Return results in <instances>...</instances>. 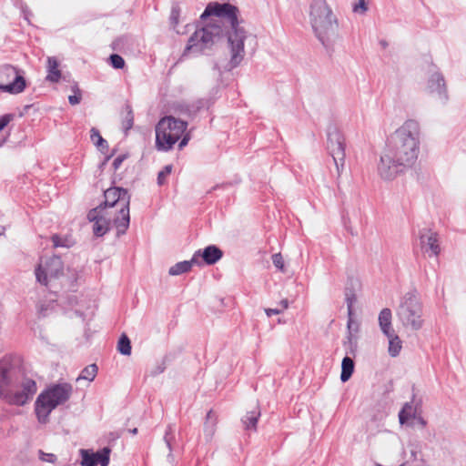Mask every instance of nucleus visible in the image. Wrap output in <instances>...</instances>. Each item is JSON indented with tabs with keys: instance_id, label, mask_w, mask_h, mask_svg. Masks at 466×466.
<instances>
[{
	"instance_id": "nucleus-1",
	"label": "nucleus",
	"mask_w": 466,
	"mask_h": 466,
	"mask_svg": "<svg viewBox=\"0 0 466 466\" xmlns=\"http://www.w3.org/2000/svg\"><path fill=\"white\" fill-rule=\"evenodd\" d=\"M238 6L229 3L211 2L208 4L200 19L205 20L211 15L226 18L229 26L223 28L218 24H208L197 29L190 35L183 56L205 54L207 50H210L217 42L226 36L230 50V59L224 66V70L229 72L238 67L245 56L244 43L248 36V32L240 25L243 20L238 18Z\"/></svg>"
},
{
	"instance_id": "nucleus-2",
	"label": "nucleus",
	"mask_w": 466,
	"mask_h": 466,
	"mask_svg": "<svg viewBox=\"0 0 466 466\" xmlns=\"http://www.w3.org/2000/svg\"><path fill=\"white\" fill-rule=\"evenodd\" d=\"M420 124L414 119L406 120L390 136L378 165L382 179L392 180L412 167L420 152Z\"/></svg>"
},
{
	"instance_id": "nucleus-3",
	"label": "nucleus",
	"mask_w": 466,
	"mask_h": 466,
	"mask_svg": "<svg viewBox=\"0 0 466 466\" xmlns=\"http://www.w3.org/2000/svg\"><path fill=\"white\" fill-rule=\"evenodd\" d=\"M37 390L36 382L25 377L11 359L0 360V400L12 406H24Z\"/></svg>"
},
{
	"instance_id": "nucleus-4",
	"label": "nucleus",
	"mask_w": 466,
	"mask_h": 466,
	"mask_svg": "<svg viewBox=\"0 0 466 466\" xmlns=\"http://www.w3.org/2000/svg\"><path fill=\"white\" fill-rule=\"evenodd\" d=\"M309 22L315 36L329 56L339 37V22L326 0H313L309 6Z\"/></svg>"
},
{
	"instance_id": "nucleus-5",
	"label": "nucleus",
	"mask_w": 466,
	"mask_h": 466,
	"mask_svg": "<svg viewBox=\"0 0 466 466\" xmlns=\"http://www.w3.org/2000/svg\"><path fill=\"white\" fill-rule=\"evenodd\" d=\"M72 391V385L66 382L53 384L43 390L35 402V412L38 422L46 424L52 410L66 402Z\"/></svg>"
},
{
	"instance_id": "nucleus-6",
	"label": "nucleus",
	"mask_w": 466,
	"mask_h": 466,
	"mask_svg": "<svg viewBox=\"0 0 466 466\" xmlns=\"http://www.w3.org/2000/svg\"><path fill=\"white\" fill-rule=\"evenodd\" d=\"M105 200L102 203L105 210L107 208H117L116 214L113 218V224L116 228V236L126 234L130 224L129 206L131 196L128 190L121 187H111L104 191Z\"/></svg>"
},
{
	"instance_id": "nucleus-7",
	"label": "nucleus",
	"mask_w": 466,
	"mask_h": 466,
	"mask_svg": "<svg viewBox=\"0 0 466 466\" xmlns=\"http://www.w3.org/2000/svg\"><path fill=\"white\" fill-rule=\"evenodd\" d=\"M396 315L405 328H410L412 330H419L422 328L423 306L416 289L409 290L400 298Z\"/></svg>"
},
{
	"instance_id": "nucleus-8",
	"label": "nucleus",
	"mask_w": 466,
	"mask_h": 466,
	"mask_svg": "<svg viewBox=\"0 0 466 466\" xmlns=\"http://www.w3.org/2000/svg\"><path fill=\"white\" fill-rule=\"evenodd\" d=\"M187 127V122L172 116L162 117L156 126V147L168 151L180 139Z\"/></svg>"
},
{
	"instance_id": "nucleus-9",
	"label": "nucleus",
	"mask_w": 466,
	"mask_h": 466,
	"mask_svg": "<svg viewBox=\"0 0 466 466\" xmlns=\"http://www.w3.org/2000/svg\"><path fill=\"white\" fill-rule=\"evenodd\" d=\"M345 137L336 124L330 123L327 128V149L336 166L338 176H340L345 165Z\"/></svg>"
},
{
	"instance_id": "nucleus-10",
	"label": "nucleus",
	"mask_w": 466,
	"mask_h": 466,
	"mask_svg": "<svg viewBox=\"0 0 466 466\" xmlns=\"http://www.w3.org/2000/svg\"><path fill=\"white\" fill-rule=\"evenodd\" d=\"M26 87V81L19 69L11 65L0 66V91L16 95Z\"/></svg>"
},
{
	"instance_id": "nucleus-11",
	"label": "nucleus",
	"mask_w": 466,
	"mask_h": 466,
	"mask_svg": "<svg viewBox=\"0 0 466 466\" xmlns=\"http://www.w3.org/2000/svg\"><path fill=\"white\" fill-rule=\"evenodd\" d=\"M90 222H93V233L96 238L105 236L110 229L113 223L108 210H105L103 204L90 209L86 216Z\"/></svg>"
},
{
	"instance_id": "nucleus-12",
	"label": "nucleus",
	"mask_w": 466,
	"mask_h": 466,
	"mask_svg": "<svg viewBox=\"0 0 466 466\" xmlns=\"http://www.w3.org/2000/svg\"><path fill=\"white\" fill-rule=\"evenodd\" d=\"M64 269V263L60 257L53 256L47 258L44 265L35 268L36 280L42 285H48V279H57Z\"/></svg>"
},
{
	"instance_id": "nucleus-13",
	"label": "nucleus",
	"mask_w": 466,
	"mask_h": 466,
	"mask_svg": "<svg viewBox=\"0 0 466 466\" xmlns=\"http://www.w3.org/2000/svg\"><path fill=\"white\" fill-rule=\"evenodd\" d=\"M223 257V251L216 245H208L204 248L198 249L192 256V262L196 266L215 265Z\"/></svg>"
},
{
	"instance_id": "nucleus-14",
	"label": "nucleus",
	"mask_w": 466,
	"mask_h": 466,
	"mask_svg": "<svg viewBox=\"0 0 466 466\" xmlns=\"http://www.w3.org/2000/svg\"><path fill=\"white\" fill-rule=\"evenodd\" d=\"M420 243L421 250L429 254L430 257L439 256L441 247L439 245L438 234L436 232L423 228L420 231Z\"/></svg>"
},
{
	"instance_id": "nucleus-15",
	"label": "nucleus",
	"mask_w": 466,
	"mask_h": 466,
	"mask_svg": "<svg viewBox=\"0 0 466 466\" xmlns=\"http://www.w3.org/2000/svg\"><path fill=\"white\" fill-rule=\"evenodd\" d=\"M427 89L431 94H437L438 97L443 102H446L449 98L445 78L439 71H436L430 76L427 83Z\"/></svg>"
},
{
	"instance_id": "nucleus-16",
	"label": "nucleus",
	"mask_w": 466,
	"mask_h": 466,
	"mask_svg": "<svg viewBox=\"0 0 466 466\" xmlns=\"http://www.w3.org/2000/svg\"><path fill=\"white\" fill-rule=\"evenodd\" d=\"M391 310L388 308L383 309L379 314V325L385 336H389V332L393 331L391 329Z\"/></svg>"
},
{
	"instance_id": "nucleus-17",
	"label": "nucleus",
	"mask_w": 466,
	"mask_h": 466,
	"mask_svg": "<svg viewBox=\"0 0 466 466\" xmlns=\"http://www.w3.org/2000/svg\"><path fill=\"white\" fill-rule=\"evenodd\" d=\"M260 417V410L258 407H256L254 410L248 411L241 419V421L244 425L245 430H257V424L258 418Z\"/></svg>"
},
{
	"instance_id": "nucleus-18",
	"label": "nucleus",
	"mask_w": 466,
	"mask_h": 466,
	"mask_svg": "<svg viewBox=\"0 0 466 466\" xmlns=\"http://www.w3.org/2000/svg\"><path fill=\"white\" fill-rule=\"evenodd\" d=\"M46 80L52 83L59 82L61 78V71L59 70V63L56 57H48L47 59Z\"/></svg>"
},
{
	"instance_id": "nucleus-19",
	"label": "nucleus",
	"mask_w": 466,
	"mask_h": 466,
	"mask_svg": "<svg viewBox=\"0 0 466 466\" xmlns=\"http://www.w3.org/2000/svg\"><path fill=\"white\" fill-rule=\"evenodd\" d=\"M122 116V128L127 135V132L133 127L134 125V113L132 106L129 104H126L121 112Z\"/></svg>"
},
{
	"instance_id": "nucleus-20",
	"label": "nucleus",
	"mask_w": 466,
	"mask_h": 466,
	"mask_svg": "<svg viewBox=\"0 0 466 466\" xmlns=\"http://www.w3.org/2000/svg\"><path fill=\"white\" fill-rule=\"evenodd\" d=\"M355 369V363L352 358L350 356H345L341 361V373H340V380L342 382L348 381L352 376Z\"/></svg>"
},
{
	"instance_id": "nucleus-21",
	"label": "nucleus",
	"mask_w": 466,
	"mask_h": 466,
	"mask_svg": "<svg viewBox=\"0 0 466 466\" xmlns=\"http://www.w3.org/2000/svg\"><path fill=\"white\" fill-rule=\"evenodd\" d=\"M216 421L217 418L212 410H208L206 416V421L204 422V434L207 441H210L216 431Z\"/></svg>"
},
{
	"instance_id": "nucleus-22",
	"label": "nucleus",
	"mask_w": 466,
	"mask_h": 466,
	"mask_svg": "<svg viewBox=\"0 0 466 466\" xmlns=\"http://www.w3.org/2000/svg\"><path fill=\"white\" fill-rule=\"evenodd\" d=\"M90 139L102 154H106V152L108 151V143L106 139L102 137L97 128H91Z\"/></svg>"
},
{
	"instance_id": "nucleus-23",
	"label": "nucleus",
	"mask_w": 466,
	"mask_h": 466,
	"mask_svg": "<svg viewBox=\"0 0 466 466\" xmlns=\"http://www.w3.org/2000/svg\"><path fill=\"white\" fill-rule=\"evenodd\" d=\"M389 339V354L391 357H397L402 348V342L400 337L395 333V331L389 332V336H386Z\"/></svg>"
},
{
	"instance_id": "nucleus-24",
	"label": "nucleus",
	"mask_w": 466,
	"mask_h": 466,
	"mask_svg": "<svg viewBox=\"0 0 466 466\" xmlns=\"http://www.w3.org/2000/svg\"><path fill=\"white\" fill-rule=\"evenodd\" d=\"M352 323L353 319H348L347 329H348V336L347 341H344V346L347 347V354H350L355 356L357 351L358 343L356 338L352 334Z\"/></svg>"
},
{
	"instance_id": "nucleus-25",
	"label": "nucleus",
	"mask_w": 466,
	"mask_h": 466,
	"mask_svg": "<svg viewBox=\"0 0 466 466\" xmlns=\"http://www.w3.org/2000/svg\"><path fill=\"white\" fill-rule=\"evenodd\" d=\"M193 266H196V262H192V258L189 260L180 261L169 268L168 274L170 276H178L190 271Z\"/></svg>"
},
{
	"instance_id": "nucleus-26",
	"label": "nucleus",
	"mask_w": 466,
	"mask_h": 466,
	"mask_svg": "<svg viewBox=\"0 0 466 466\" xmlns=\"http://www.w3.org/2000/svg\"><path fill=\"white\" fill-rule=\"evenodd\" d=\"M345 300L347 303L349 319H353V306L357 301V296L353 288H345Z\"/></svg>"
},
{
	"instance_id": "nucleus-27",
	"label": "nucleus",
	"mask_w": 466,
	"mask_h": 466,
	"mask_svg": "<svg viewBox=\"0 0 466 466\" xmlns=\"http://www.w3.org/2000/svg\"><path fill=\"white\" fill-rule=\"evenodd\" d=\"M417 408L412 407L410 402H406L399 412V420L400 424L406 423L410 419L416 418Z\"/></svg>"
},
{
	"instance_id": "nucleus-28",
	"label": "nucleus",
	"mask_w": 466,
	"mask_h": 466,
	"mask_svg": "<svg viewBox=\"0 0 466 466\" xmlns=\"http://www.w3.org/2000/svg\"><path fill=\"white\" fill-rule=\"evenodd\" d=\"M164 441L169 451L167 457H171L172 451L174 450V446L176 444L175 430H174V426L172 424H168L166 429L165 435H164Z\"/></svg>"
},
{
	"instance_id": "nucleus-29",
	"label": "nucleus",
	"mask_w": 466,
	"mask_h": 466,
	"mask_svg": "<svg viewBox=\"0 0 466 466\" xmlns=\"http://www.w3.org/2000/svg\"><path fill=\"white\" fill-rule=\"evenodd\" d=\"M116 349L122 355L129 356L131 354V341L127 334H121L117 341Z\"/></svg>"
},
{
	"instance_id": "nucleus-30",
	"label": "nucleus",
	"mask_w": 466,
	"mask_h": 466,
	"mask_svg": "<svg viewBox=\"0 0 466 466\" xmlns=\"http://www.w3.org/2000/svg\"><path fill=\"white\" fill-rule=\"evenodd\" d=\"M81 455V462L82 466H97V461L96 459V452L91 450L81 449L79 451Z\"/></svg>"
},
{
	"instance_id": "nucleus-31",
	"label": "nucleus",
	"mask_w": 466,
	"mask_h": 466,
	"mask_svg": "<svg viewBox=\"0 0 466 466\" xmlns=\"http://www.w3.org/2000/svg\"><path fill=\"white\" fill-rule=\"evenodd\" d=\"M181 14V8L179 3L174 2L171 6L169 23L171 27L175 30L179 23V17Z\"/></svg>"
},
{
	"instance_id": "nucleus-32",
	"label": "nucleus",
	"mask_w": 466,
	"mask_h": 466,
	"mask_svg": "<svg viewBox=\"0 0 466 466\" xmlns=\"http://www.w3.org/2000/svg\"><path fill=\"white\" fill-rule=\"evenodd\" d=\"M97 366L96 364H90L86 366L80 373V375L77 378V380H86L89 381L94 380L97 374Z\"/></svg>"
},
{
	"instance_id": "nucleus-33",
	"label": "nucleus",
	"mask_w": 466,
	"mask_h": 466,
	"mask_svg": "<svg viewBox=\"0 0 466 466\" xmlns=\"http://www.w3.org/2000/svg\"><path fill=\"white\" fill-rule=\"evenodd\" d=\"M110 452L111 450L108 447H105L102 450L96 452V459L97 464H100L101 466H107L110 461Z\"/></svg>"
},
{
	"instance_id": "nucleus-34",
	"label": "nucleus",
	"mask_w": 466,
	"mask_h": 466,
	"mask_svg": "<svg viewBox=\"0 0 466 466\" xmlns=\"http://www.w3.org/2000/svg\"><path fill=\"white\" fill-rule=\"evenodd\" d=\"M108 62L115 69H123L126 66L124 58L118 54H111L108 57Z\"/></svg>"
},
{
	"instance_id": "nucleus-35",
	"label": "nucleus",
	"mask_w": 466,
	"mask_h": 466,
	"mask_svg": "<svg viewBox=\"0 0 466 466\" xmlns=\"http://www.w3.org/2000/svg\"><path fill=\"white\" fill-rule=\"evenodd\" d=\"M172 171V166L167 165L164 167V168L158 172L157 174V184L159 186H162L165 184L166 177L171 173Z\"/></svg>"
},
{
	"instance_id": "nucleus-36",
	"label": "nucleus",
	"mask_w": 466,
	"mask_h": 466,
	"mask_svg": "<svg viewBox=\"0 0 466 466\" xmlns=\"http://www.w3.org/2000/svg\"><path fill=\"white\" fill-rule=\"evenodd\" d=\"M51 240H52V243H53V246L55 248H58V247H69L68 243H67V239L66 238H61L59 235L57 234H54L52 237H51Z\"/></svg>"
},
{
	"instance_id": "nucleus-37",
	"label": "nucleus",
	"mask_w": 466,
	"mask_h": 466,
	"mask_svg": "<svg viewBox=\"0 0 466 466\" xmlns=\"http://www.w3.org/2000/svg\"><path fill=\"white\" fill-rule=\"evenodd\" d=\"M272 263L278 269L284 272V259L280 253L272 255Z\"/></svg>"
},
{
	"instance_id": "nucleus-38",
	"label": "nucleus",
	"mask_w": 466,
	"mask_h": 466,
	"mask_svg": "<svg viewBox=\"0 0 466 466\" xmlns=\"http://www.w3.org/2000/svg\"><path fill=\"white\" fill-rule=\"evenodd\" d=\"M368 10V5L365 0H359L353 5V12L358 14H364Z\"/></svg>"
},
{
	"instance_id": "nucleus-39",
	"label": "nucleus",
	"mask_w": 466,
	"mask_h": 466,
	"mask_svg": "<svg viewBox=\"0 0 466 466\" xmlns=\"http://www.w3.org/2000/svg\"><path fill=\"white\" fill-rule=\"evenodd\" d=\"M38 454H39V459L43 461L54 463L56 461V459H57L54 453H46V452H44L42 450H39Z\"/></svg>"
},
{
	"instance_id": "nucleus-40",
	"label": "nucleus",
	"mask_w": 466,
	"mask_h": 466,
	"mask_svg": "<svg viewBox=\"0 0 466 466\" xmlns=\"http://www.w3.org/2000/svg\"><path fill=\"white\" fill-rule=\"evenodd\" d=\"M14 114H5L0 116V131H2L13 119Z\"/></svg>"
},
{
	"instance_id": "nucleus-41",
	"label": "nucleus",
	"mask_w": 466,
	"mask_h": 466,
	"mask_svg": "<svg viewBox=\"0 0 466 466\" xmlns=\"http://www.w3.org/2000/svg\"><path fill=\"white\" fill-rule=\"evenodd\" d=\"M166 360H167V357H165L162 361L157 364L156 366V368L154 370H151L150 374L151 376H157L159 374H161L162 372H164V370H166Z\"/></svg>"
},
{
	"instance_id": "nucleus-42",
	"label": "nucleus",
	"mask_w": 466,
	"mask_h": 466,
	"mask_svg": "<svg viewBox=\"0 0 466 466\" xmlns=\"http://www.w3.org/2000/svg\"><path fill=\"white\" fill-rule=\"evenodd\" d=\"M127 157H128L127 154H121L114 159V161L112 163V167L115 171L120 167V166L127 158Z\"/></svg>"
},
{
	"instance_id": "nucleus-43",
	"label": "nucleus",
	"mask_w": 466,
	"mask_h": 466,
	"mask_svg": "<svg viewBox=\"0 0 466 466\" xmlns=\"http://www.w3.org/2000/svg\"><path fill=\"white\" fill-rule=\"evenodd\" d=\"M82 99V94H74L68 96V102L70 105L75 106L78 105Z\"/></svg>"
},
{
	"instance_id": "nucleus-44",
	"label": "nucleus",
	"mask_w": 466,
	"mask_h": 466,
	"mask_svg": "<svg viewBox=\"0 0 466 466\" xmlns=\"http://www.w3.org/2000/svg\"><path fill=\"white\" fill-rule=\"evenodd\" d=\"M181 140L178 143V149H182L184 147H186L190 139V136L188 133L183 134Z\"/></svg>"
},
{
	"instance_id": "nucleus-45",
	"label": "nucleus",
	"mask_w": 466,
	"mask_h": 466,
	"mask_svg": "<svg viewBox=\"0 0 466 466\" xmlns=\"http://www.w3.org/2000/svg\"><path fill=\"white\" fill-rule=\"evenodd\" d=\"M283 312V309H265V313L267 314L268 317H271L273 315H279L280 313Z\"/></svg>"
},
{
	"instance_id": "nucleus-46",
	"label": "nucleus",
	"mask_w": 466,
	"mask_h": 466,
	"mask_svg": "<svg viewBox=\"0 0 466 466\" xmlns=\"http://www.w3.org/2000/svg\"><path fill=\"white\" fill-rule=\"evenodd\" d=\"M110 159H111V156L106 155L104 160L99 164L98 168L103 170Z\"/></svg>"
},
{
	"instance_id": "nucleus-47",
	"label": "nucleus",
	"mask_w": 466,
	"mask_h": 466,
	"mask_svg": "<svg viewBox=\"0 0 466 466\" xmlns=\"http://www.w3.org/2000/svg\"><path fill=\"white\" fill-rule=\"evenodd\" d=\"M22 11H23V14H24V17L25 19L26 20H29V15H31V12L28 10L27 6H25L22 8Z\"/></svg>"
},
{
	"instance_id": "nucleus-48",
	"label": "nucleus",
	"mask_w": 466,
	"mask_h": 466,
	"mask_svg": "<svg viewBox=\"0 0 466 466\" xmlns=\"http://www.w3.org/2000/svg\"><path fill=\"white\" fill-rule=\"evenodd\" d=\"M71 89L76 95L82 94L77 83H74V85L71 86Z\"/></svg>"
},
{
	"instance_id": "nucleus-49",
	"label": "nucleus",
	"mask_w": 466,
	"mask_h": 466,
	"mask_svg": "<svg viewBox=\"0 0 466 466\" xmlns=\"http://www.w3.org/2000/svg\"><path fill=\"white\" fill-rule=\"evenodd\" d=\"M418 421V423L422 427L424 428L427 424V421L421 417V416H416L415 418Z\"/></svg>"
},
{
	"instance_id": "nucleus-50",
	"label": "nucleus",
	"mask_w": 466,
	"mask_h": 466,
	"mask_svg": "<svg viewBox=\"0 0 466 466\" xmlns=\"http://www.w3.org/2000/svg\"><path fill=\"white\" fill-rule=\"evenodd\" d=\"M279 305L281 306V308H280V309H283V310H284V309H288V307H289V301H288V299H282V300L279 302Z\"/></svg>"
},
{
	"instance_id": "nucleus-51",
	"label": "nucleus",
	"mask_w": 466,
	"mask_h": 466,
	"mask_svg": "<svg viewBox=\"0 0 466 466\" xmlns=\"http://www.w3.org/2000/svg\"><path fill=\"white\" fill-rule=\"evenodd\" d=\"M358 330H359V323H358V322H355V321L353 320V323H352V332H353V331H354V332H358Z\"/></svg>"
},
{
	"instance_id": "nucleus-52",
	"label": "nucleus",
	"mask_w": 466,
	"mask_h": 466,
	"mask_svg": "<svg viewBox=\"0 0 466 466\" xmlns=\"http://www.w3.org/2000/svg\"><path fill=\"white\" fill-rule=\"evenodd\" d=\"M116 153V149L114 148L109 154H106V156H111V158L115 156V154Z\"/></svg>"
},
{
	"instance_id": "nucleus-53",
	"label": "nucleus",
	"mask_w": 466,
	"mask_h": 466,
	"mask_svg": "<svg viewBox=\"0 0 466 466\" xmlns=\"http://www.w3.org/2000/svg\"><path fill=\"white\" fill-rule=\"evenodd\" d=\"M129 432L133 435L137 434V428H134V429H131L129 430Z\"/></svg>"
},
{
	"instance_id": "nucleus-54",
	"label": "nucleus",
	"mask_w": 466,
	"mask_h": 466,
	"mask_svg": "<svg viewBox=\"0 0 466 466\" xmlns=\"http://www.w3.org/2000/svg\"><path fill=\"white\" fill-rule=\"evenodd\" d=\"M213 68H214L215 70H218V71H219V72H220V67H219V66H218V63H215V65H214V67H213Z\"/></svg>"
},
{
	"instance_id": "nucleus-55",
	"label": "nucleus",
	"mask_w": 466,
	"mask_h": 466,
	"mask_svg": "<svg viewBox=\"0 0 466 466\" xmlns=\"http://www.w3.org/2000/svg\"><path fill=\"white\" fill-rule=\"evenodd\" d=\"M380 45H381L384 48L388 46V44H387V42H386L385 40H381V41H380Z\"/></svg>"
},
{
	"instance_id": "nucleus-56",
	"label": "nucleus",
	"mask_w": 466,
	"mask_h": 466,
	"mask_svg": "<svg viewBox=\"0 0 466 466\" xmlns=\"http://www.w3.org/2000/svg\"><path fill=\"white\" fill-rule=\"evenodd\" d=\"M6 139H7V137H5L0 141V147H3V145L5 143Z\"/></svg>"
},
{
	"instance_id": "nucleus-57",
	"label": "nucleus",
	"mask_w": 466,
	"mask_h": 466,
	"mask_svg": "<svg viewBox=\"0 0 466 466\" xmlns=\"http://www.w3.org/2000/svg\"><path fill=\"white\" fill-rule=\"evenodd\" d=\"M218 187V185L215 186L213 189H217Z\"/></svg>"
},
{
	"instance_id": "nucleus-58",
	"label": "nucleus",
	"mask_w": 466,
	"mask_h": 466,
	"mask_svg": "<svg viewBox=\"0 0 466 466\" xmlns=\"http://www.w3.org/2000/svg\"><path fill=\"white\" fill-rule=\"evenodd\" d=\"M4 234V228L2 229V231L0 232V235Z\"/></svg>"
}]
</instances>
